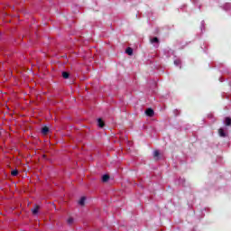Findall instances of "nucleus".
<instances>
[{"label":"nucleus","mask_w":231,"mask_h":231,"mask_svg":"<svg viewBox=\"0 0 231 231\" xmlns=\"http://www.w3.org/2000/svg\"><path fill=\"white\" fill-rule=\"evenodd\" d=\"M145 115L148 117H153L154 116V110H152V108H147V110H145Z\"/></svg>","instance_id":"obj_1"},{"label":"nucleus","mask_w":231,"mask_h":231,"mask_svg":"<svg viewBox=\"0 0 231 231\" xmlns=\"http://www.w3.org/2000/svg\"><path fill=\"white\" fill-rule=\"evenodd\" d=\"M160 158H161V153H160L159 150H155V152H153V159L160 160Z\"/></svg>","instance_id":"obj_2"},{"label":"nucleus","mask_w":231,"mask_h":231,"mask_svg":"<svg viewBox=\"0 0 231 231\" xmlns=\"http://www.w3.org/2000/svg\"><path fill=\"white\" fill-rule=\"evenodd\" d=\"M49 132H50V128L48 126H43V128L42 129V134L43 135H48Z\"/></svg>","instance_id":"obj_3"},{"label":"nucleus","mask_w":231,"mask_h":231,"mask_svg":"<svg viewBox=\"0 0 231 231\" xmlns=\"http://www.w3.org/2000/svg\"><path fill=\"white\" fill-rule=\"evenodd\" d=\"M218 134L220 137H226V134L225 133V130L223 128H219Z\"/></svg>","instance_id":"obj_4"},{"label":"nucleus","mask_w":231,"mask_h":231,"mask_svg":"<svg viewBox=\"0 0 231 231\" xmlns=\"http://www.w3.org/2000/svg\"><path fill=\"white\" fill-rule=\"evenodd\" d=\"M97 126H99V128H104L105 123L102 119H97Z\"/></svg>","instance_id":"obj_5"},{"label":"nucleus","mask_w":231,"mask_h":231,"mask_svg":"<svg viewBox=\"0 0 231 231\" xmlns=\"http://www.w3.org/2000/svg\"><path fill=\"white\" fill-rule=\"evenodd\" d=\"M108 180H110L109 174H103L102 181H108Z\"/></svg>","instance_id":"obj_6"},{"label":"nucleus","mask_w":231,"mask_h":231,"mask_svg":"<svg viewBox=\"0 0 231 231\" xmlns=\"http://www.w3.org/2000/svg\"><path fill=\"white\" fill-rule=\"evenodd\" d=\"M125 52H126L127 54H129V56H132L134 51H133L132 47H127Z\"/></svg>","instance_id":"obj_7"},{"label":"nucleus","mask_w":231,"mask_h":231,"mask_svg":"<svg viewBox=\"0 0 231 231\" xmlns=\"http://www.w3.org/2000/svg\"><path fill=\"white\" fill-rule=\"evenodd\" d=\"M226 126H231V117H226Z\"/></svg>","instance_id":"obj_8"},{"label":"nucleus","mask_w":231,"mask_h":231,"mask_svg":"<svg viewBox=\"0 0 231 231\" xmlns=\"http://www.w3.org/2000/svg\"><path fill=\"white\" fill-rule=\"evenodd\" d=\"M39 208V205H35L34 208H32V214H38Z\"/></svg>","instance_id":"obj_9"},{"label":"nucleus","mask_w":231,"mask_h":231,"mask_svg":"<svg viewBox=\"0 0 231 231\" xmlns=\"http://www.w3.org/2000/svg\"><path fill=\"white\" fill-rule=\"evenodd\" d=\"M159 42H160V40H159V38L157 36H155L154 38H152L151 40L152 43H159Z\"/></svg>","instance_id":"obj_10"},{"label":"nucleus","mask_w":231,"mask_h":231,"mask_svg":"<svg viewBox=\"0 0 231 231\" xmlns=\"http://www.w3.org/2000/svg\"><path fill=\"white\" fill-rule=\"evenodd\" d=\"M85 201H86V198H85V196H82V198H80L79 203V205H85Z\"/></svg>","instance_id":"obj_11"},{"label":"nucleus","mask_w":231,"mask_h":231,"mask_svg":"<svg viewBox=\"0 0 231 231\" xmlns=\"http://www.w3.org/2000/svg\"><path fill=\"white\" fill-rule=\"evenodd\" d=\"M74 221H75L74 217H69V218L67 219V223H68L69 225H73Z\"/></svg>","instance_id":"obj_12"},{"label":"nucleus","mask_w":231,"mask_h":231,"mask_svg":"<svg viewBox=\"0 0 231 231\" xmlns=\"http://www.w3.org/2000/svg\"><path fill=\"white\" fill-rule=\"evenodd\" d=\"M62 78H64V79H69V72H62Z\"/></svg>","instance_id":"obj_13"},{"label":"nucleus","mask_w":231,"mask_h":231,"mask_svg":"<svg viewBox=\"0 0 231 231\" xmlns=\"http://www.w3.org/2000/svg\"><path fill=\"white\" fill-rule=\"evenodd\" d=\"M11 174H12L13 176H17V174H19V171H18L17 169H14V170L12 171Z\"/></svg>","instance_id":"obj_14"},{"label":"nucleus","mask_w":231,"mask_h":231,"mask_svg":"<svg viewBox=\"0 0 231 231\" xmlns=\"http://www.w3.org/2000/svg\"><path fill=\"white\" fill-rule=\"evenodd\" d=\"M181 61L180 60H175L174 65H180Z\"/></svg>","instance_id":"obj_15"}]
</instances>
